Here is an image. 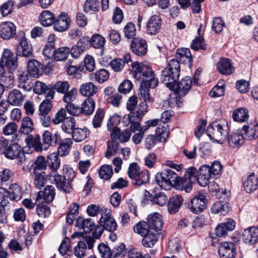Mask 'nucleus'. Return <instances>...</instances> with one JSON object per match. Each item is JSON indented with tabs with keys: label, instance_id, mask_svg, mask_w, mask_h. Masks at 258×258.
Returning a JSON list of instances; mask_svg holds the SVG:
<instances>
[{
	"label": "nucleus",
	"instance_id": "1",
	"mask_svg": "<svg viewBox=\"0 0 258 258\" xmlns=\"http://www.w3.org/2000/svg\"><path fill=\"white\" fill-rule=\"evenodd\" d=\"M131 74L137 80L141 81L140 86L139 98L143 100L140 103L138 109L122 117L123 124L127 126L131 124V132H135L140 127V122L148 111L147 103L153 102L154 98L149 93L150 89L155 88L159 80L155 77V72L149 65L136 61L132 63Z\"/></svg>",
	"mask_w": 258,
	"mask_h": 258
},
{
	"label": "nucleus",
	"instance_id": "2",
	"mask_svg": "<svg viewBox=\"0 0 258 258\" xmlns=\"http://www.w3.org/2000/svg\"><path fill=\"white\" fill-rule=\"evenodd\" d=\"M180 73L179 61L175 58L171 59L169 61L167 66L161 71V82L168 88L172 89L174 87V83L178 79Z\"/></svg>",
	"mask_w": 258,
	"mask_h": 258
},
{
	"label": "nucleus",
	"instance_id": "3",
	"mask_svg": "<svg viewBox=\"0 0 258 258\" xmlns=\"http://www.w3.org/2000/svg\"><path fill=\"white\" fill-rule=\"evenodd\" d=\"M155 179L158 185L166 190L170 189L173 186L180 185L181 181L176 173L170 169L157 173Z\"/></svg>",
	"mask_w": 258,
	"mask_h": 258
},
{
	"label": "nucleus",
	"instance_id": "4",
	"mask_svg": "<svg viewBox=\"0 0 258 258\" xmlns=\"http://www.w3.org/2000/svg\"><path fill=\"white\" fill-rule=\"evenodd\" d=\"M127 173L135 185L141 186L149 181V171L147 170L140 171V167L137 163H132L130 165Z\"/></svg>",
	"mask_w": 258,
	"mask_h": 258
},
{
	"label": "nucleus",
	"instance_id": "5",
	"mask_svg": "<svg viewBox=\"0 0 258 258\" xmlns=\"http://www.w3.org/2000/svg\"><path fill=\"white\" fill-rule=\"evenodd\" d=\"M227 128L228 124L225 120L215 121L208 126L206 133L211 139L217 138L225 141L226 135L228 134Z\"/></svg>",
	"mask_w": 258,
	"mask_h": 258
},
{
	"label": "nucleus",
	"instance_id": "6",
	"mask_svg": "<svg viewBox=\"0 0 258 258\" xmlns=\"http://www.w3.org/2000/svg\"><path fill=\"white\" fill-rule=\"evenodd\" d=\"M193 82L191 78L189 76H185L179 82L174 83V87L173 89H170L176 94V104L178 107L180 106L181 102L178 100V98L180 99L186 96L191 89Z\"/></svg>",
	"mask_w": 258,
	"mask_h": 258
},
{
	"label": "nucleus",
	"instance_id": "7",
	"mask_svg": "<svg viewBox=\"0 0 258 258\" xmlns=\"http://www.w3.org/2000/svg\"><path fill=\"white\" fill-rule=\"evenodd\" d=\"M208 204L206 196L202 194H199L188 202L187 208L194 214H198L204 211Z\"/></svg>",
	"mask_w": 258,
	"mask_h": 258
},
{
	"label": "nucleus",
	"instance_id": "8",
	"mask_svg": "<svg viewBox=\"0 0 258 258\" xmlns=\"http://www.w3.org/2000/svg\"><path fill=\"white\" fill-rule=\"evenodd\" d=\"M42 146L44 150H47L50 146L58 145L61 141V137L59 133L55 131H51L46 130L42 134Z\"/></svg>",
	"mask_w": 258,
	"mask_h": 258
},
{
	"label": "nucleus",
	"instance_id": "9",
	"mask_svg": "<svg viewBox=\"0 0 258 258\" xmlns=\"http://www.w3.org/2000/svg\"><path fill=\"white\" fill-rule=\"evenodd\" d=\"M17 56L10 50L5 49L0 60V68L6 67L11 71L15 70L18 66Z\"/></svg>",
	"mask_w": 258,
	"mask_h": 258
},
{
	"label": "nucleus",
	"instance_id": "10",
	"mask_svg": "<svg viewBox=\"0 0 258 258\" xmlns=\"http://www.w3.org/2000/svg\"><path fill=\"white\" fill-rule=\"evenodd\" d=\"M235 244L232 242H223L219 246L220 258H235L237 252Z\"/></svg>",
	"mask_w": 258,
	"mask_h": 258
},
{
	"label": "nucleus",
	"instance_id": "11",
	"mask_svg": "<svg viewBox=\"0 0 258 258\" xmlns=\"http://www.w3.org/2000/svg\"><path fill=\"white\" fill-rule=\"evenodd\" d=\"M5 149L4 152L5 157L10 159L18 158L21 152V147L18 143H13L9 145V141L4 139L2 144Z\"/></svg>",
	"mask_w": 258,
	"mask_h": 258
},
{
	"label": "nucleus",
	"instance_id": "12",
	"mask_svg": "<svg viewBox=\"0 0 258 258\" xmlns=\"http://www.w3.org/2000/svg\"><path fill=\"white\" fill-rule=\"evenodd\" d=\"M101 214V217L99 220V224H101L107 231L111 232L116 230L117 224L114 219L111 216L109 211L107 209L102 210Z\"/></svg>",
	"mask_w": 258,
	"mask_h": 258
},
{
	"label": "nucleus",
	"instance_id": "13",
	"mask_svg": "<svg viewBox=\"0 0 258 258\" xmlns=\"http://www.w3.org/2000/svg\"><path fill=\"white\" fill-rule=\"evenodd\" d=\"M162 21L158 15H154L151 16L146 25L147 33L155 35L159 32L161 29Z\"/></svg>",
	"mask_w": 258,
	"mask_h": 258
},
{
	"label": "nucleus",
	"instance_id": "14",
	"mask_svg": "<svg viewBox=\"0 0 258 258\" xmlns=\"http://www.w3.org/2000/svg\"><path fill=\"white\" fill-rule=\"evenodd\" d=\"M16 55L25 57H33L32 45L26 38L20 39L17 47Z\"/></svg>",
	"mask_w": 258,
	"mask_h": 258
},
{
	"label": "nucleus",
	"instance_id": "15",
	"mask_svg": "<svg viewBox=\"0 0 258 258\" xmlns=\"http://www.w3.org/2000/svg\"><path fill=\"white\" fill-rule=\"evenodd\" d=\"M132 52L138 56H143L147 51V44L146 40L140 38H135L132 40L131 44Z\"/></svg>",
	"mask_w": 258,
	"mask_h": 258
},
{
	"label": "nucleus",
	"instance_id": "16",
	"mask_svg": "<svg viewBox=\"0 0 258 258\" xmlns=\"http://www.w3.org/2000/svg\"><path fill=\"white\" fill-rule=\"evenodd\" d=\"M52 176L53 177V183L58 190L67 194L72 192L73 189L72 184L67 178L58 174H55Z\"/></svg>",
	"mask_w": 258,
	"mask_h": 258
},
{
	"label": "nucleus",
	"instance_id": "17",
	"mask_svg": "<svg viewBox=\"0 0 258 258\" xmlns=\"http://www.w3.org/2000/svg\"><path fill=\"white\" fill-rule=\"evenodd\" d=\"M70 20L68 14L64 12H61L59 16L55 17V21L53 24L54 29L58 32H63L67 30L70 25Z\"/></svg>",
	"mask_w": 258,
	"mask_h": 258
},
{
	"label": "nucleus",
	"instance_id": "18",
	"mask_svg": "<svg viewBox=\"0 0 258 258\" xmlns=\"http://www.w3.org/2000/svg\"><path fill=\"white\" fill-rule=\"evenodd\" d=\"M243 242L249 245H253L258 242V228L255 226L245 229L242 233Z\"/></svg>",
	"mask_w": 258,
	"mask_h": 258
},
{
	"label": "nucleus",
	"instance_id": "19",
	"mask_svg": "<svg viewBox=\"0 0 258 258\" xmlns=\"http://www.w3.org/2000/svg\"><path fill=\"white\" fill-rule=\"evenodd\" d=\"M245 139L244 133H241V129L238 130V133H228L225 140H227L229 145L233 148H237L241 146Z\"/></svg>",
	"mask_w": 258,
	"mask_h": 258
},
{
	"label": "nucleus",
	"instance_id": "20",
	"mask_svg": "<svg viewBox=\"0 0 258 258\" xmlns=\"http://www.w3.org/2000/svg\"><path fill=\"white\" fill-rule=\"evenodd\" d=\"M16 32V27L11 22H5L0 24V37L4 39H9L13 37Z\"/></svg>",
	"mask_w": 258,
	"mask_h": 258
},
{
	"label": "nucleus",
	"instance_id": "21",
	"mask_svg": "<svg viewBox=\"0 0 258 258\" xmlns=\"http://www.w3.org/2000/svg\"><path fill=\"white\" fill-rule=\"evenodd\" d=\"M198 174L197 175V181L202 186L207 185L211 177L213 178L210 166L207 165H203L198 170Z\"/></svg>",
	"mask_w": 258,
	"mask_h": 258
},
{
	"label": "nucleus",
	"instance_id": "22",
	"mask_svg": "<svg viewBox=\"0 0 258 258\" xmlns=\"http://www.w3.org/2000/svg\"><path fill=\"white\" fill-rule=\"evenodd\" d=\"M183 202V198L180 195H174L171 197L167 203L168 212L171 215L177 213Z\"/></svg>",
	"mask_w": 258,
	"mask_h": 258
},
{
	"label": "nucleus",
	"instance_id": "23",
	"mask_svg": "<svg viewBox=\"0 0 258 258\" xmlns=\"http://www.w3.org/2000/svg\"><path fill=\"white\" fill-rule=\"evenodd\" d=\"M176 57L179 61V63H183L188 64V66L190 67L192 64V57L189 49L187 48H178L176 52Z\"/></svg>",
	"mask_w": 258,
	"mask_h": 258
},
{
	"label": "nucleus",
	"instance_id": "24",
	"mask_svg": "<svg viewBox=\"0 0 258 258\" xmlns=\"http://www.w3.org/2000/svg\"><path fill=\"white\" fill-rule=\"evenodd\" d=\"M147 223L151 230L155 232L161 230L163 225L162 216L157 213H154L150 214L147 218Z\"/></svg>",
	"mask_w": 258,
	"mask_h": 258
},
{
	"label": "nucleus",
	"instance_id": "25",
	"mask_svg": "<svg viewBox=\"0 0 258 258\" xmlns=\"http://www.w3.org/2000/svg\"><path fill=\"white\" fill-rule=\"evenodd\" d=\"M28 74L26 72L19 71L17 75L18 87L27 92L30 91L33 87L31 79Z\"/></svg>",
	"mask_w": 258,
	"mask_h": 258
},
{
	"label": "nucleus",
	"instance_id": "26",
	"mask_svg": "<svg viewBox=\"0 0 258 258\" xmlns=\"http://www.w3.org/2000/svg\"><path fill=\"white\" fill-rule=\"evenodd\" d=\"M217 68L219 73L224 75H230L234 71L231 60L228 58H221L218 62Z\"/></svg>",
	"mask_w": 258,
	"mask_h": 258
},
{
	"label": "nucleus",
	"instance_id": "27",
	"mask_svg": "<svg viewBox=\"0 0 258 258\" xmlns=\"http://www.w3.org/2000/svg\"><path fill=\"white\" fill-rule=\"evenodd\" d=\"M25 142L28 146L27 149L34 148L37 152H41L44 148L42 146V142H41V138L39 135L35 137L32 135H28L25 139Z\"/></svg>",
	"mask_w": 258,
	"mask_h": 258
},
{
	"label": "nucleus",
	"instance_id": "28",
	"mask_svg": "<svg viewBox=\"0 0 258 258\" xmlns=\"http://www.w3.org/2000/svg\"><path fill=\"white\" fill-rule=\"evenodd\" d=\"M55 196V188L52 185H47L43 191H39L37 195L36 201L41 199L43 197L44 201L46 203L51 202Z\"/></svg>",
	"mask_w": 258,
	"mask_h": 258
},
{
	"label": "nucleus",
	"instance_id": "29",
	"mask_svg": "<svg viewBox=\"0 0 258 258\" xmlns=\"http://www.w3.org/2000/svg\"><path fill=\"white\" fill-rule=\"evenodd\" d=\"M76 226L79 229H83L84 232L89 233L95 227V224L91 218L85 219L83 217H79L76 221Z\"/></svg>",
	"mask_w": 258,
	"mask_h": 258
},
{
	"label": "nucleus",
	"instance_id": "30",
	"mask_svg": "<svg viewBox=\"0 0 258 258\" xmlns=\"http://www.w3.org/2000/svg\"><path fill=\"white\" fill-rule=\"evenodd\" d=\"M241 133H244L245 139L249 140L258 138V123L244 125L241 128Z\"/></svg>",
	"mask_w": 258,
	"mask_h": 258
},
{
	"label": "nucleus",
	"instance_id": "31",
	"mask_svg": "<svg viewBox=\"0 0 258 258\" xmlns=\"http://www.w3.org/2000/svg\"><path fill=\"white\" fill-rule=\"evenodd\" d=\"M41 64L35 59H30L27 63V74L30 77L38 78L39 76Z\"/></svg>",
	"mask_w": 258,
	"mask_h": 258
},
{
	"label": "nucleus",
	"instance_id": "32",
	"mask_svg": "<svg viewBox=\"0 0 258 258\" xmlns=\"http://www.w3.org/2000/svg\"><path fill=\"white\" fill-rule=\"evenodd\" d=\"M54 36H49L48 40V43L46 44L42 50L43 55L48 59H53L56 52V48L55 47L53 41L54 40Z\"/></svg>",
	"mask_w": 258,
	"mask_h": 258
},
{
	"label": "nucleus",
	"instance_id": "33",
	"mask_svg": "<svg viewBox=\"0 0 258 258\" xmlns=\"http://www.w3.org/2000/svg\"><path fill=\"white\" fill-rule=\"evenodd\" d=\"M98 91V88L92 82H88L81 85L79 91L85 96L91 97L95 95Z\"/></svg>",
	"mask_w": 258,
	"mask_h": 258
},
{
	"label": "nucleus",
	"instance_id": "34",
	"mask_svg": "<svg viewBox=\"0 0 258 258\" xmlns=\"http://www.w3.org/2000/svg\"><path fill=\"white\" fill-rule=\"evenodd\" d=\"M24 98V97L21 91L15 89L10 92L8 100L11 105L19 106L22 105Z\"/></svg>",
	"mask_w": 258,
	"mask_h": 258
},
{
	"label": "nucleus",
	"instance_id": "35",
	"mask_svg": "<svg viewBox=\"0 0 258 258\" xmlns=\"http://www.w3.org/2000/svg\"><path fill=\"white\" fill-rule=\"evenodd\" d=\"M243 187L248 193H251L257 189L258 178L253 173L249 175L246 180L243 182Z\"/></svg>",
	"mask_w": 258,
	"mask_h": 258
},
{
	"label": "nucleus",
	"instance_id": "36",
	"mask_svg": "<svg viewBox=\"0 0 258 258\" xmlns=\"http://www.w3.org/2000/svg\"><path fill=\"white\" fill-rule=\"evenodd\" d=\"M91 47L100 49V54H103L106 40L104 37L99 34H95L91 38Z\"/></svg>",
	"mask_w": 258,
	"mask_h": 258
},
{
	"label": "nucleus",
	"instance_id": "37",
	"mask_svg": "<svg viewBox=\"0 0 258 258\" xmlns=\"http://www.w3.org/2000/svg\"><path fill=\"white\" fill-rule=\"evenodd\" d=\"M39 20L41 24L44 27L52 25L55 21L54 15L48 10L43 11L40 16Z\"/></svg>",
	"mask_w": 258,
	"mask_h": 258
},
{
	"label": "nucleus",
	"instance_id": "38",
	"mask_svg": "<svg viewBox=\"0 0 258 258\" xmlns=\"http://www.w3.org/2000/svg\"><path fill=\"white\" fill-rule=\"evenodd\" d=\"M72 141L70 138H67L63 140L61 139V141L59 143V147H58L57 153L60 156H65L69 154L71 148Z\"/></svg>",
	"mask_w": 258,
	"mask_h": 258
},
{
	"label": "nucleus",
	"instance_id": "39",
	"mask_svg": "<svg viewBox=\"0 0 258 258\" xmlns=\"http://www.w3.org/2000/svg\"><path fill=\"white\" fill-rule=\"evenodd\" d=\"M249 117L248 111L245 108H239L235 109L232 114L233 120L237 122H244Z\"/></svg>",
	"mask_w": 258,
	"mask_h": 258
},
{
	"label": "nucleus",
	"instance_id": "40",
	"mask_svg": "<svg viewBox=\"0 0 258 258\" xmlns=\"http://www.w3.org/2000/svg\"><path fill=\"white\" fill-rule=\"evenodd\" d=\"M34 130V124L32 119L28 116L23 118L20 132L24 135H29Z\"/></svg>",
	"mask_w": 258,
	"mask_h": 258
},
{
	"label": "nucleus",
	"instance_id": "41",
	"mask_svg": "<svg viewBox=\"0 0 258 258\" xmlns=\"http://www.w3.org/2000/svg\"><path fill=\"white\" fill-rule=\"evenodd\" d=\"M143 237L142 244L146 247H152L158 240L157 233L155 232L150 231Z\"/></svg>",
	"mask_w": 258,
	"mask_h": 258
},
{
	"label": "nucleus",
	"instance_id": "42",
	"mask_svg": "<svg viewBox=\"0 0 258 258\" xmlns=\"http://www.w3.org/2000/svg\"><path fill=\"white\" fill-rule=\"evenodd\" d=\"M95 107V102L92 97H88L82 103V113L88 115L93 113Z\"/></svg>",
	"mask_w": 258,
	"mask_h": 258
},
{
	"label": "nucleus",
	"instance_id": "43",
	"mask_svg": "<svg viewBox=\"0 0 258 258\" xmlns=\"http://www.w3.org/2000/svg\"><path fill=\"white\" fill-rule=\"evenodd\" d=\"M90 131L87 128L83 129L76 128L71 133L74 140L76 142H80L86 139L89 135Z\"/></svg>",
	"mask_w": 258,
	"mask_h": 258
},
{
	"label": "nucleus",
	"instance_id": "44",
	"mask_svg": "<svg viewBox=\"0 0 258 258\" xmlns=\"http://www.w3.org/2000/svg\"><path fill=\"white\" fill-rule=\"evenodd\" d=\"M119 144L116 141L112 140L107 142V150L105 156L109 159L112 156L116 155L119 150Z\"/></svg>",
	"mask_w": 258,
	"mask_h": 258
},
{
	"label": "nucleus",
	"instance_id": "45",
	"mask_svg": "<svg viewBox=\"0 0 258 258\" xmlns=\"http://www.w3.org/2000/svg\"><path fill=\"white\" fill-rule=\"evenodd\" d=\"M76 126L75 119L73 117H67L62 123V131L67 134H71L75 130Z\"/></svg>",
	"mask_w": 258,
	"mask_h": 258
},
{
	"label": "nucleus",
	"instance_id": "46",
	"mask_svg": "<svg viewBox=\"0 0 258 258\" xmlns=\"http://www.w3.org/2000/svg\"><path fill=\"white\" fill-rule=\"evenodd\" d=\"M56 153L50 154L47 157V163L49 168L53 171H56L60 166V161Z\"/></svg>",
	"mask_w": 258,
	"mask_h": 258
},
{
	"label": "nucleus",
	"instance_id": "47",
	"mask_svg": "<svg viewBox=\"0 0 258 258\" xmlns=\"http://www.w3.org/2000/svg\"><path fill=\"white\" fill-rule=\"evenodd\" d=\"M207 47V44L203 37L201 36L196 37L190 44V48L195 51L205 50Z\"/></svg>",
	"mask_w": 258,
	"mask_h": 258
},
{
	"label": "nucleus",
	"instance_id": "48",
	"mask_svg": "<svg viewBox=\"0 0 258 258\" xmlns=\"http://www.w3.org/2000/svg\"><path fill=\"white\" fill-rule=\"evenodd\" d=\"M34 184L37 188L40 189L44 186L47 181V175L44 171H34Z\"/></svg>",
	"mask_w": 258,
	"mask_h": 258
},
{
	"label": "nucleus",
	"instance_id": "49",
	"mask_svg": "<svg viewBox=\"0 0 258 258\" xmlns=\"http://www.w3.org/2000/svg\"><path fill=\"white\" fill-rule=\"evenodd\" d=\"M156 137L158 139V142H165L169 135V131L167 128V125L158 126L156 130Z\"/></svg>",
	"mask_w": 258,
	"mask_h": 258
},
{
	"label": "nucleus",
	"instance_id": "50",
	"mask_svg": "<svg viewBox=\"0 0 258 258\" xmlns=\"http://www.w3.org/2000/svg\"><path fill=\"white\" fill-rule=\"evenodd\" d=\"M134 231L142 236L151 231L148 223L145 221H141L136 224L134 226Z\"/></svg>",
	"mask_w": 258,
	"mask_h": 258
},
{
	"label": "nucleus",
	"instance_id": "51",
	"mask_svg": "<svg viewBox=\"0 0 258 258\" xmlns=\"http://www.w3.org/2000/svg\"><path fill=\"white\" fill-rule=\"evenodd\" d=\"M70 49L69 47H62L58 49H56L55 56L53 58L57 61H62L67 58L70 54Z\"/></svg>",
	"mask_w": 258,
	"mask_h": 258
},
{
	"label": "nucleus",
	"instance_id": "52",
	"mask_svg": "<svg viewBox=\"0 0 258 258\" xmlns=\"http://www.w3.org/2000/svg\"><path fill=\"white\" fill-rule=\"evenodd\" d=\"M229 210L228 205L224 204L221 202H217L214 203L211 209L212 213L218 214L221 212L223 215L229 211Z\"/></svg>",
	"mask_w": 258,
	"mask_h": 258
},
{
	"label": "nucleus",
	"instance_id": "53",
	"mask_svg": "<svg viewBox=\"0 0 258 258\" xmlns=\"http://www.w3.org/2000/svg\"><path fill=\"white\" fill-rule=\"evenodd\" d=\"M112 174V168L110 165H104L100 167L99 171V175L101 178L105 180L109 179L111 178Z\"/></svg>",
	"mask_w": 258,
	"mask_h": 258
},
{
	"label": "nucleus",
	"instance_id": "54",
	"mask_svg": "<svg viewBox=\"0 0 258 258\" xmlns=\"http://www.w3.org/2000/svg\"><path fill=\"white\" fill-rule=\"evenodd\" d=\"M99 4L98 0H86L84 4V10L87 13L90 11L97 12L99 10Z\"/></svg>",
	"mask_w": 258,
	"mask_h": 258
},
{
	"label": "nucleus",
	"instance_id": "55",
	"mask_svg": "<svg viewBox=\"0 0 258 258\" xmlns=\"http://www.w3.org/2000/svg\"><path fill=\"white\" fill-rule=\"evenodd\" d=\"M168 198L166 195L162 192L155 194L152 199V204H156L160 206H163L167 202Z\"/></svg>",
	"mask_w": 258,
	"mask_h": 258
},
{
	"label": "nucleus",
	"instance_id": "56",
	"mask_svg": "<svg viewBox=\"0 0 258 258\" xmlns=\"http://www.w3.org/2000/svg\"><path fill=\"white\" fill-rule=\"evenodd\" d=\"M77 94V89L73 87L70 90H68L67 92L63 94V100L67 104L72 103L76 99Z\"/></svg>",
	"mask_w": 258,
	"mask_h": 258
},
{
	"label": "nucleus",
	"instance_id": "57",
	"mask_svg": "<svg viewBox=\"0 0 258 258\" xmlns=\"http://www.w3.org/2000/svg\"><path fill=\"white\" fill-rule=\"evenodd\" d=\"M104 116V110L102 109H97L92 121L94 127L97 128L101 126Z\"/></svg>",
	"mask_w": 258,
	"mask_h": 258
},
{
	"label": "nucleus",
	"instance_id": "58",
	"mask_svg": "<svg viewBox=\"0 0 258 258\" xmlns=\"http://www.w3.org/2000/svg\"><path fill=\"white\" fill-rule=\"evenodd\" d=\"M109 77V72L104 69H101L95 74V78L96 81L99 83H103L107 81Z\"/></svg>",
	"mask_w": 258,
	"mask_h": 258
},
{
	"label": "nucleus",
	"instance_id": "59",
	"mask_svg": "<svg viewBox=\"0 0 258 258\" xmlns=\"http://www.w3.org/2000/svg\"><path fill=\"white\" fill-rule=\"evenodd\" d=\"M87 246L86 243L80 241L74 248V254L78 257H84L86 255Z\"/></svg>",
	"mask_w": 258,
	"mask_h": 258
},
{
	"label": "nucleus",
	"instance_id": "60",
	"mask_svg": "<svg viewBox=\"0 0 258 258\" xmlns=\"http://www.w3.org/2000/svg\"><path fill=\"white\" fill-rule=\"evenodd\" d=\"M124 36L128 39H132L136 36V29L133 23H128L124 28Z\"/></svg>",
	"mask_w": 258,
	"mask_h": 258
},
{
	"label": "nucleus",
	"instance_id": "61",
	"mask_svg": "<svg viewBox=\"0 0 258 258\" xmlns=\"http://www.w3.org/2000/svg\"><path fill=\"white\" fill-rule=\"evenodd\" d=\"M52 107V102L49 99L43 100L39 105V114H48Z\"/></svg>",
	"mask_w": 258,
	"mask_h": 258
},
{
	"label": "nucleus",
	"instance_id": "62",
	"mask_svg": "<svg viewBox=\"0 0 258 258\" xmlns=\"http://www.w3.org/2000/svg\"><path fill=\"white\" fill-rule=\"evenodd\" d=\"M61 175L63 176L65 178H67L72 183L76 177V173L72 168L68 165H66L63 166L62 175Z\"/></svg>",
	"mask_w": 258,
	"mask_h": 258
},
{
	"label": "nucleus",
	"instance_id": "63",
	"mask_svg": "<svg viewBox=\"0 0 258 258\" xmlns=\"http://www.w3.org/2000/svg\"><path fill=\"white\" fill-rule=\"evenodd\" d=\"M133 84L132 82L128 80H124L118 86V91L122 94H127L132 89Z\"/></svg>",
	"mask_w": 258,
	"mask_h": 258
},
{
	"label": "nucleus",
	"instance_id": "64",
	"mask_svg": "<svg viewBox=\"0 0 258 258\" xmlns=\"http://www.w3.org/2000/svg\"><path fill=\"white\" fill-rule=\"evenodd\" d=\"M98 250L101 256L104 258H110L112 256V251L109 247L103 243L98 245Z\"/></svg>",
	"mask_w": 258,
	"mask_h": 258
}]
</instances>
